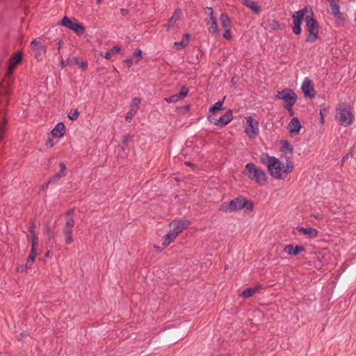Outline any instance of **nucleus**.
Here are the masks:
<instances>
[{"mask_svg": "<svg viewBox=\"0 0 356 356\" xmlns=\"http://www.w3.org/2000/svg\"><path fill=\"white\" fill-rule=\"evenodd\" d=\"M329 3H334V1H339V0H327Z\"/></svg>", "mask_w": 356, "mask_h": 356, "instance_id": "0e129e2a", "label": "nucleus"}, {"mask_svg": "<svg viewBox=\"0 0 356 356\" xmlns=\"http://www.w3.org/2000/svg\"><path fill=\"white\" fill-rule=\"evenodd\" d=\"M49 251H48V252H47L45 253V254H44V257H49Z\"/></svg>", "mask_w": 356, "mask_h": 356, "instance_id": "69168bd1", "label": "nucleus"}, {"mask_svg": "<svg viewBox=\"0 0 356 356\" xmlns=\"http://www.w3.org/2000/svg\"><path fill=\"white\" fill-rule=\"evenodd\" d=\"M187 45H188V43L185 42L184 40L174 42V47H176L177 49H183L186 48L187 47Z\"/></svg>", "mask_w": 356, "mask_h": 356, "instance_id": "ea45409f", "label": "nucleus"}, {"mask_svg": "<svg viewBox=\"0 0 356 356\" xmlns=\"http://www.w3.org/2000/svg\"><path fill=\"white\" fill-rule=\"evenodd\" d=\"M74 225V220L73 218L70 217L66 220L65 227L63 229V234L65 236V243L69 245L73 242L72 238V228Z\"/></svg>", "mask_w": 356, "mask_h": 356, "instance_id": "9b49d317", "label": "nucleus"}, {"mask_svg": "<svg viewBox=\"0 0 356 356\" xmlns=\"http://www.w3.org/2000/svg\"><path fill=\"white\" fill-rule=\"evenodd\" d=\"M333 16L334 17L335 23L337 26L344 24L346 19L343 14L341 11L335 13L333 15Z\"/></svg>", "mask_w": 356, "mask_h": 356, "instance_id": "473e14b6", "label": "nucleus"}, {"mask_svg": "<svg viewBox=\"0 0 356 356\" xmlns=\"http://www.w3.org/2000/svg\"><path fill=\"white\" fill-rule=\"evenodd\" d=\"M270 28L273 31H276L280 29V23L276 20H272L271 22L269 24Z\"/></svg>", "mask_w": 356, "mask_h": 356, "instance_id": "a19ab883", "label": "nucleus"}, {"mask_svg": "<svg viewBox=\"0 0 356 356\" xmlns=\"http://www.w3.org/2000/svg\"><path fill=\"white\" fill-rule=\"evenodd\" d=\"M315 218H317V219H321V218L318 216H315Z\"/></svg>", "mask_w": 356, "mask_h": 356, "instance_id": "774afa93", "label": "nucleus"}, {"mask_svg": "<svg viewBox=\"0 0 356 356\" xmlns=\"http://www.w3.org/2000/svg\"><path fill=\"white\" fill-rule=\"evenodd\" d=\"M190 224L191 222L187 220H174L169 226L172 232L178 236L183 230L188 227Z\"/></svg>", "mask_w": 356, "mask_h": 356, "instance_id": "9d476101", "label": "nucleus"}, {"mask_svg": "<svg viewBox=\"0 0 356 356\" xmlns=\"http://www.w3.org/2000/svg\"><path fill=\"white\" fill-rule=\"evenodd\" d=\"M327 112V109L322 108L320 110V115H321V123L323 124H324L325 120H324V113Z\"/></svg>", "mask_w": 356, "mask_h": 356, "instance_id": "09e8293b", "label": "nucleus"}, {"mask_svg": "<svg viewBox=\"0 0 356 356\" xmlns=\"http://www.w3.org/2000/svg\"><path fill=\"white\" fill-rule=\"evenodd\" d=\"M46 145L50 147H52L54 145V143L52 139H48L46 142Z\"/></svg>", "mask_w": 356, "mask_h": 356, "instance_id": "13d9d810", "label": "nucleus"}, {"mask_svg": "<svg viewBox=\"0 0 356 356\" xmlns=\"http://www.w3.org/2000/svg\"><path fill=\"white\" fill-rule=\"evenodd\" d=\"M185 165L187 166H194V165L191 162H185Z\"/></svg>", "mask_w": 356, "mask_h": 356, "instance_id": "e2e57ef3", "label": "nucleus"}, {"mask_svg": "<svg viewBox=\"0 0 356 356\" xmlns=\"http://www.w3.org/2000/svg\"><path fill=\"white\" fill-rule=\"evenodd\" d=\"M177 237V234L170 229L168 234L162 237V245L163 248L168 247Z\"/></svg>", "mask_w": 356, "mask_h": 356, "instance_id": "5701e85b", "label": "nucleus"}, {"mask_svg": "<svg viewBox=\"0 0 356 356\" xmlns=\"http://www.w3.org/2000/svg\"><path fill=\"white\" fill-rule=\"evenodd\" d=\"M188 91L189 89L186 86H182L179 93L164 98V101L168 103H175L184 99L187 96Z\"/></svg>", "mask_w": 356, "mask_h": 356, "instance_id": "ddd939ff", "label": "nucleus"}, {"mask_svg": "<svg viewBox=\"0 0 356 356\" xmlns=\"http://www.w3.org/2000/svg\"><path fill=\"white\" fill-rule=\"evenodd\" d=\"M335 119L339 125L348 127L352 124L355 120L353 107L345 103L339 104L336 108Z\"/></svg>", "mask_w": 356, "mask_h": 356, "instance_id": "f257e3e1", "label": "nucleus"}, {"mask_svg": "<svg viewBox=\"0 0 356 356\" xmlns=\"http://www.w3.org/2000/svg\"><path fill=\"white\" fill-rule=\"evenodd\" d=\"M330 6L332 15L340 11V6L337 2L330 3Z\"/></svg>", "mask_w": 356, "mask_h": 356, "instance_id": "e433bc0d", "label": "nucleus"}, {"mask_svg": "<svg viewBox=\"0 0 356 356\" xmlns=\"http://www.w3.org/2000/svg\"><path fill=\"white\" fill-rule=\"evenodd\" d=\"M230 30L231 29H225V33H223L222 36L225 39H227V40H230L231 39L232 36H231Z\"/></svg>", "mask_w": 356, "mask_h": 356, "instance_id": "de8ad7c7", "label": "nucleus"}, {"mask_svg": "<svg viewBox=\"0 0 356 356\" xmlns=\"http://www.w3.org/2000/svg\"><path fill=\"white\" fill-rule=\"evenodd\" d=\"M142 51L140 49H136V51L134 53V56L138 58V59L136 61V63H138V61L142 58Z\"/></svg>", "mask_w": 356, "mask_h": 356, "instance_id": "49530a36", "label": "nucleus"}, {"mask_svg": "<svg viewBox=\"0 0 356 356\" xmlns=\"http://www.w3.org/2000/svg\"><path fill=\"white\" fill-rule=\"evenodd\" d=\"M220 20L222 24V26L225 29H231V21L227 14L222 13L220 17Z\"/></svg>", "mask_w": 356, "mask_h": 356, "instance_id": "cd10ccee", "label": "nucleus"}, {"mask_svg": "<svg viewBox=\"0 0 356 356\" xmlns=\"http://www.w3.org/2000/svg\"><path fill=\"white\" fill-rule=\"evenodd\" d=\"M120 13L123 15V16H127L129 15V11L128 9H126V8H121L120 9Z\"/></svg>", "mask_w": 356, "mask_h": 356, "instance_id": "5fc2aeb1", "label": "nucleus"}, {"mask_svg": "<svg viewBox=\"0 0 356 356\" xmlns=\"http://www.w3.org/2000/svg\"><path fill=\"white\" fill-rule=\"evenodd\" d=\"M59 166H60V168L59 172L55 173L54 175L51 176L49 177V182H51V184L57 182L62 177H65L66 175H67V173H66V170H67L66 165L63 162H60L59 163Z\"/></svg>", "mask_w": 356, "mask_h": 356, "instance_id": "a211bd4d", "label": "nucleus"}, {"mask_svg": "<svg viewBox=\"0 0 356 356\" xmlns=\"http://www.w3.org/2000/svg\"><path fill=\"white\" fill-rule=\"evenodd\" d=\"M296 229L299 232L305 235H308L310 238H316L318 234V231L313 227H303L298 226Z\"/></svg>", "mask_w": 356, "mask_h": 356, "instance_id": "412c9836", "label": "nucleus"}, {"mask_svg": "<svg viewBox=\"0 0 356 356\" xmlns=\"http://www.w3.org/2000/svg\"><path fill=\"white\" fill-rule=\"evenodd\" d=\"M225 207V211L229 213L236 210H241L243 209H245L248 211H252L253 204L251 201L246 200L244 197L239 196L229 201L226 205H223V209Z\"/></svg>", "mask_w": 356, "mask_h": 356, "instance_id": "39448f33", "label": "nucleus"}, {"mask_svg": "<svg viewBox=\"0 0 356 356\" xmlns=\"http://www.w3.org/2000/svg\"><path fill=\"white\" fill-rule=\"evenodd\" d=\"M97 4H100L102 3V0H96Z\"/></svg>", "mask_w": 356, "mask_h": 356, "instance_id": "338daca9", "label": "nucleus"}, {"mask_svg": "<svg viewBox=\"0 0 356 356\" xmlns=\"http://www.w3.org/2000/svg\"><path fill=\"white\" fill-rule=\"evenodd\" d=\"M294 168L293 163L289 157L286 158V163L285 165H282V172H291L293 171Z\"/></svg>", "mask_w": 356, "mask_h": 356, "instance_id": "c756f323", "label": "nucleus"}, {"mask_svg": "<svg viewBox=\"0 0 356 356\" xmlns=\"http://www.w3.org/2000/svg\"><path fill=\"white\" fill-rule=\"evenodd\" d=\"M305 21L306 29L308 32L305 41L313 43L319 38V24L317 19L314 17V12L312 8H309V14L306 15Z\"/></svg>", "mask_w": 356, "mask_h": 356, "instance_id": "f03ea898", "label": "nucleus"}, {"mask_svg": "<svg viewBox=\"0 0 356 356\" xmlns=\"http://www.w3.org/2000/svg\"><path fill=\"white\" fill-rule=\"evenodd\" d=\"M281 150L284 154H292L293 152V146L286 140L280 141Z\"/></svg>", "mask_w": 356, "mask_h": 356, "instance_id": "bb28decb", "label": "nucleus"}, {"mask_svg": "<svg viewBox=\"0 0 356 356\" xmlns=\"http://www.w3.org/2000/svg\"><path fill=\"white\" fill-rule=\"evenodd\" d=\"M35 227L34 224H32V225L29 227V232L31 234V245L33 244V239L34 240L35 239L36 245L38 244V237H37V236L35 234Z\"/></svg>", "mask_w": 356, "mask_h": 356, "instance_id": "c9c22d12", "label": "nucleus"}, {"mask_svg": "<svg viewBox=\"0 0 356 356\" xmlns=\"http://www.w3.org/2000/svg\"><path fill=\"white\" fill-rule=\"evenodd\" d=\"M16 67H17V66H14V65H13V64H12V63H10L9 62V65H8V69H7L6 75H7L8 76H12V74H13V72L14 69H15Z\"/></svg>", "mask_w": 356, "mask_h": 356, "instance_id": "37998d69", "label": "nucleus"}, {"mask_svg": "<svg viewBox=\"0 0 356 356\" xmlns=\"http://www.w3.org/2000/svg\"><path fill=\"white\" fill-rule=\"evenodd\" d=\"M23 58V53L22 51H19L14 56H11L10 58V63L13 64L14 66H17L19 65Z\"/></svg>", "mask_w": 356, "mask_h": 356, "instance_id": "c85d7f7f", "label": "nucleus"}, {"mask_svg": "<svg viewBox=\"0 0 356 356\" xmlns=\"http://www.w3.org/2000/svg\"><path fill=\"white\" fill-rule=\"evenodd\" d=\"M180 16L181 11L179 10H175L172 17L168 19V24L164 26L167 30L175 26V23L180 19Z\"/></svg>", "mask_w": 356, "mask_h": 356, "instance_id": "b1692460", "label": "nucleus"}, {"mask_svg": "<svg viewBox=\"0 0 356 356\" xmlns=\"http://www.w3.org/2000/svg\"><path fill=\"white\" fill-rule=\"evenodd\" d=\"M190 39L191 35L188 33H186L184 35L182 40H184L185 42H187L188 44V41L190 40Z\"/></svg>", "mask_w": 356, "mask_h": 356, "instance_id": "864d4df0", "label": "nucleus"}, {"mask_svg": "<svg viewBox=\"0 0 356 356\" xmlns=\"http://www.w3.org/2000/svg\"><path fill=\"white\" fill-rule=\"evenodd\" d=\"M243 4L249 8L255 14H259L261 11L260 6L258 3L252 0H246V2H243Z\"/></svg>", "mask_w": 356, "mask_h": 356, "instance_id": "a878e982", "label": "nucleus"}, {"mask_svg": "<svg viewBox=\"0 0 356 356\" xmlns=\"http://www.w3.org/2000/svg\"><path fill=\"white\" fill-rule=\"evenodd\" d=\"M261 288L262 286L261 284H258L253 287L247 288L243 291L241 296L243 297V298H250Z\"/></svg>", "mask_w": 356, "mask_h": 356, "instance_id": "393cba45", "label": "nucleus"}, {"mask_svg": "<svg viewBox=\"0 0 356 356\" xmlns=\"http://www.w3.org/2000/svg\"><path fill=\"white\" fill-rule=\"evenodd\" d=\"M248 127L245 129V132L250 138H255L259 134V123L257 120H254L252 116L245 118Z\"/></svg>", "mask_w": 356, "mask_h": 356, "instance_id": "1a4fd4ad", "label": "nucleus"}, {"mask_svg": "<svg viewBox=\"0 0 356 356\" xmlns=\"http://www.w3.org/2000/svg\"><path fill=\"white\" fill-rule=\"evenodd\" d=\"M275 99H282L284 102V108L288 111L290 115H293L292 107L298 100V96L291 88H284L278 91L275 95Z\"/></svg>", "mask_w": 356, "mask_h": 356, "instance_id": "7ed1b4c3", "label": "nucleus"}, {"mask_svg": "<svg viewBox=\"0 0 356 356\" xmlns=\"http://www.w3.org/2000/svg\"><path fill=\"white\" fill-rule=\"evenodd\" d=\"M274 158L275 156H270L267 153H262L259 157V159L261 163L265 164L267 165V167H268L269 163Z\"/></svg>", "mask_w": 356, "mask_h": 356, "instance_id": "7c9ffc66", "label": "nucleus"}, {"mask_svg": "<svg viewBox=\"0 0 356 356\" xmlns=\"http://www.w3.org/2000/svg\"><path fill=\"white\" fill-rule=\"evenodd\" d=\"M30 268L29 267H26V264L25 265H20L17 267V272H23L25 269Z\"/></svg>", "mask_w": 356, "mask_h": 356, "instance_id": "8fccbe9b", "label": "nucleus"}, {"mask_svg": "<svg viewBox=\"0 0 356 356\" xmlns=\"http://www.w3.org/2000/svg\"><path fill=\"white\" fill-rule=\"evenodd\" d=\"M225 99V97L222 99L221 101H218L216 102L213 105H212L210 108L209 111L213 114H215L217 111L222 110V106L224 103V100Z\"/></svg>", "mask_w": 356, "mask_h": 356, "instance_id": "2f4dec72", "label": "nucleus"}, {"mask_svg": "<svg viewBox=\"0 0 356 356\" xmlns=\"http://www.w3.org/2000/svg\"><path fill=\"white\" fill-rule=\"evenodd\" d=\"M47 234L48 235L49 238H52L54 237V233L49 227L47 228Z\"/></svg>", "mask_w": 356, "mask_h": 356, "instance_id": "6e6d98bb", "label": "nucleus"}, {"mask_svg": "<svg viewBox=\"0 0 356 356\" xmlns=\"http://www.w3.org/2000/svg\"><path fill=\"white\" fill-rule=\"evenodd\" d=\"M31 46L32 51L34 53V57L38 60H40L42 59L41 58V54L45 53L47 51V47L44 44L41 43L40 40L38 39L33 40L31 42Z\"/></svg>", "mask_w": 356, "mask_h": 356, "instance_id": "f8f14e48", "label": "nucleus"}, {"mask_svg": "<svg viewBox=\"0 0 356 356\" xmlns=\"http://www.w3.org/2000/svg\"><path fill=\"white\" fill-rule=\"evenodd\" d=\"M67 65H71V61L69 59L66 61L62 60L60 63V65L62 68H63Z\"/></svg>", "mask_w": 356, "mask_h": 356, "instance_id": "3c124183", "label": "nucleus"}, {"mask_svg": "<svg viewBox=\"0 0 356 356\" xmlns=\"http://www.w3.org/2000/svg\"><path fill=\"white\" fill-rule=\"evenodd\" d=\"M63 43V41L62 40H60L58 42V51H60V49L61 48V44Z\"/></svg>", "mask_w": 356, "mask_h": 356, "instance_id": "680f3d73", "label": "nucleus"}, {"mask_svg": "<svg viewBox=\"0 0 356 356\" xmlns=\"http://www.w3.org/2000/svg\"><path fill=\"white\" fill-rule=\"evenodd\" d=\"M207 9L210 10V19L211 21V24L209 28V31L213 34H218L219 33L217 21L216 17L213 16V10L212 8L209 7Z\"/></svg>", "mask_w": 356, "mask_h": 356, "instance_id": "4be33fe9", "label": "nucleus"}, {"mask_svg": "<svg viewBox=\"0 0 356 356\" xmlns=\"http://www.w3.org/2000/svg\"><path fill=\"white\" fill-rule=\"evenodd\" d=\"M129 139V136L126 135L123 136L122 149L124 150L127 147V143Z\"/></svg>", "mask_w": 356, "mask_h": 356, "instance_id": "a18cd8bd", "label": "nucleus"}, {"mask_svg": "<svg viewBox=\"0 0 356 356\" xmlns=\"http://www.w3.org/2000/svg\"><path fill=\"white\" fill-rule=\"evenodd\" d=\"M77 65L83 70H85L88 67V62L86 60H79V58L78 57H74L72 58L71 60V65Z\"/></svg>", "mask_w": 356, "mask_h": 356, "instance_id": "72a5a7b5", "label": "nucleus"}, {"mask_svg": "<svg viewBox=\"0 0 356 356\" xmlns=\"http://www.w3.org/2000/svg\"><path fill=\"white\" fill-rule=\"evenodd\" d=\"M31 252L29 254V257H28V259H27V261H26V267H29L31 268V266L33 265L35 259V256H36V250H37V247H38V245H36L35 243V239L33 240V244L31 245Z\"/></svg>", "mask_w": 356, "mask_h": 356, "instance_id": "aec40b11", "label": "nucleus"}, {"mask_svg": "<svg viewBox=\"0 0 356 356\" xmlns=\"http://www.w3.org/2000/svg\"><path fill=\"white\" fill-rule=\"evenodd\" d=\"M120 50H121V47H119V46H114L113 47H112L109 51H108L105 54L104 57L106 59H107V60H110L112 55H114V54L120 52Z\"/></svg>", "mask_w": 356, "mask_h": 356, "instance_id": "f704fd0d", "label": "nucleus"}, {"mask_svg": "<svg viewBox=\"0 0 356 356\" xmlns=\"http://www.w3.org/2000/svg\"><path fill=\"white\" fill-rule=\"evenodd\" d=\"M353 152H348L344 156L342 157L341 162H340V165L343 166L345 161L346 160H348L349 158L353 157Z\"/></svg>", "mask_w": 356, "mask_h": 356, "instance_id": "79ce46f5", "label": "nucleus"}, {"mask_svg": "<svg viewBox=\"0 0 356 356\" xmlns=\"http://www.w3.org/2000/svg\"><path fill=\"white\" fill-rule=\"evenodd\" d=\"M302 90L304 92L305 96L309 98H314L316 96V90L312 86L311 81L308 79H305L302 84Z\"/></svg>", "mask_w": 356, "mask_h": 356, "instance_id": "dca6fc26", "label": "nucleus"}, {"mask_svg": "<svg viewBox=\"0 0 356 356\" xmlns=\"http://www.w3.org/2000/svg\"><path fill=\"white\" fill-rule=\"evenodd\" d=\"M50 184H51V182H49V179H48L47 181L42 184V185L41 186V190H46Z\"/></svg>", "mask_w": 356, "mask_h": 356, "instance_id": "603ef678", "label": "nucleus"}, {"mask_svg": "<svg viewBox=\"0 0 356 356\" xmlns=\"http://www.w3.org/2000/svg\"><path fill=\"white\" fill-rule=\"evenodd\" d=\"M58 24L72 30L79 36L82 35L86 31L84 26L81 23L75 19H71L67 16H64L59 21Z\"/></svg>", "mask_w": 356, "mask_h": 356, "instance_id": "423d86ee", "label": "nucleus"}, {"mask_svg": "<svg viewBox=\"0 0 356 356\" xmlns=\"http://www.w3.org/2000/svg\"><path fill=\"white\" fill-rule=\"evenodd\" d=\"M136 108H134V105L131 106L130 111L126 114L125 119L127 122H130L134 115L136 113Z\"/></svg>", "mask_w": 356, "mask_h": 356, "instance_id": "4c0bfd02", "label": "nucleus"}, {"mask_svg": "<svg viewBox=\"0 0 356 356\" xmlns=\"http://www.w3.org/2000/svg\"><path fill=\"white\" fill-rule=\"evenodd\" d=\"M141 99L139 97H135L133 99L132 104L134 105V108L138 109V106L140 104Z\"/></svg>", "mask_w": 356, "mask_h": 356, "instance_id": "c03bdc74", "label": "nucleus"}, {"mask_svg": "<svg viewBox=\"0 0 356 356\" xmlns=\"http://www.w3.org/2000/svg\"><path fill=\"white\" fill-rule=\"evenodd\" d=\"M268 170L275 179H282V163L279 159L275 157L269 163Z\"/></svg>", "mask_w": 356, "mask_h": 356, "instance_id": "6e6552de", "label": "nucleus"}, {"mask_svg": "<svg viewBox=\"0 0 356 356\" xmlns=\"http://www.w3.org/2000/svg\"><path fill=\"white\" fill-rule=\"evenodd\" d=\"M302 125L298 118H293L288 124L287 129L291 136H294L300 133Z\"/></svg>", "mask_w": 356, "mask_h": 356, "instance_id": "2eb2a0df", "label": "nucleus"}, {"mask_svg": "<svg viewBox=\"0 0 356 356\" xmlns=\"http://www.w3.org/2000/svg\"><path fill=\"white\" fill-rule=\"evenodd\" d=\"M233 119L232 111L231 109H228L226 113L222 115L219 119L215 120L212 121L209 117V120L213 123L215 125L218 126H225L229 124L232 120Z\"/></svg>", "mask_w": 356, "mask_h": 356, "instance_id": "4468645a", "label": "nucleus"}, {"mask_svg": "<svg viewBox=\"0 0 356 356\" xmlns=\"http://www.w3.org/2000/svg\"><path fill=\"white\" fill-rule=\"evenodd\" d=\"M79 114L80 113L77 109H75L74 111L71 110L70 112L68 113V118L71 120H75L78 118Z\"/></svg>", "mask_w": 356, "mask_h": 356, "instance_id": "58836bf2", "label": "nucleus"}, {"mask_svg": "<svg viewBox=\"0 0 356 356\" xmlns=\"http://www.w3.org/2000/svg\"><path fill=\"white\" fill-rule=\"evenodd\" d=\"M74 212V209H69L67 211V215H70L72 214V213Z\"/></svg>", "mask_w": 356, "mask_h": 356, "instance_id": "052dcab7", "label": "nucleus"}, {"mask_svg": "<svg viewBox=\"0 0 356 356\" xmlns=\"http://www.w3.org/2000/svg\"><path fill=\"white\" fill-rule=\"evenodd\" d=\"M309 10L307 7L303 8L296 11L292 15L293 26H292L293 33L298 35L302 32L301 25L303 19H305L306 15H308Z\"/></svg>", "mask_w": 356, "mask_h": 356, "instance_id": "0eeeda50", "label": "nucleus"}, {"mask_svg": "<svg viewBox=\"0 0 356 356\" xmlns=\"http://www.w3.org/2000/svg\"><path fill=\"white\" fill-rule=\"evenodd\" d=\"M124 62L127 63L128 67H130L133 64V60L131 58H127L124 60Z\"/></svg>", "mask_w": 356, "mask_h": 356, "instance_id": "4d7b16f0", "label": "nucleus"}, {"mask_svg": "<svg viewBox=\"0 0 356 356\" xmlns=\"http://www.w3.org/2000/svg\"><path fill=\"white\" fill-rule=\"evenodd\" d=\"M245 170L247 172L245 175L249 179L255 181L260 186H264L266 184L267 175L261 168L257 167L253 163H248L246 164Z\"/></svg>", "mask_w": 356, "mask_h": 356, "instance_id": "20e7f679", "label": "nucleus"}, {"mask_svg": "<svg viewBox=\"0 0 356 356\" xmlns=\"http://www.w3.org/2000/svg\"><path fill=\"white\" fill-rule=\"evenodd\" d=\"M284 251L291 256H297L301 252H305L306 249L303 245H296L295 247L292 244L285 245Z\"/></svg>", "mask_w": 356, "mask_h": 356, "instance_id": "f3484780", "label": "nucleus"}, {"mask_svg": "<svg viewBox=\"0 0 356 356\" xmlns=\"http://www.w3.org/2000/svg\"><path fill=\"white\" fill-rule=\"evenodd\" d=\"M190 109V105L189 104H187L184 106H182V107H180V108H178L177 110H185V111H188Z\"/></svg>", "mask_w": 356, "mask_h": 356, "instance_id": "bf43d9fd", "label": "nucleus"}, {"mask_svg": "<svg viewBox=\"0 0 356 356\" xmlns=\"http://www.w3.org/2000/svg\"><path fill=\"white\" fill-rule=\"evenodd\" d=\"M65 133V127L63 122H58L51 130V134L55 138H61Z\"/></svg>", "mask_w": 356, "mask_h": 356, "instance_id": "6ab92c4d", "label": "nucleus"}]
</instances>
